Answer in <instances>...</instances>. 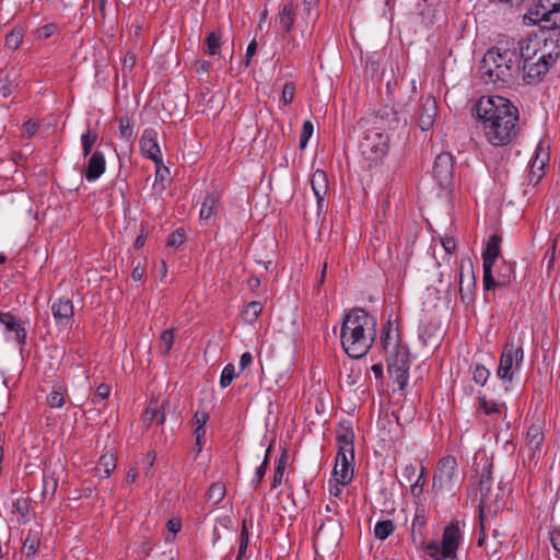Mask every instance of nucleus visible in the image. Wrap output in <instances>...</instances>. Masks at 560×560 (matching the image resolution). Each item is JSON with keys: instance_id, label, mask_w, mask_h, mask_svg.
Listing matches in <instances>:
<instances>
[{"instance_id": "nucleus-59", "label": "nucleus", "mask_w": 560, "mask_h": 560, "mask_svg": "<svg viewBox=\"0 0 560 560\" xmlns=\"http://www.w3.org/2000/svg\"><path fill=\"white\" fill-rule=\"evenodd\" d=\"M425 480L417 479L410 486V493L415 498H419L423 493V487H424Z\"/></svg>"}, {"instance_id": "nucleus-40", "label": "nucleus", "mask_w": 560, "mask_h": 560, "mask_svg": "<svg viewBox=\"0 0 560 560\" xmlns=\"http://www.w3.org/2000/svg\"><path fill=\"white\" fill-rule=\"evenodd\" d=\"M174 343V329H166L160 337V351L163 355L168 354Z\"/></svg>"}, {"instance_id": "nucleus-34", "label": "nucleus", "mask_w": 560, "mask_h": 560, "mask_svg": "<svg viewBox=\"0 0 560 560\" xmlns=\"http://www.w3.org/2000/svg\"><path fill=\"white\" fill-rule=\"evenodd\" d=\"M205 52L210 56L219 54L221 47V34L219 32H211L205 40Z\"/></svg>"}, {"instance_id": "nucleus-43", "label": "nucleus", "mask_w": 560, "mask_h": 560, "mask_svg": "<svg viewBox=\"0 0 560 560\" xmlns=\"http://www.w3.org/2000/svg\"><path fill=\"white\" fill-rule=\"evenodd\" d=\"M270 452H271V448L270 447L267 448L264 462L256 468L255 478L253 479V485H254L255 489L265 478L267 467L269 464Z\"/></svg>"}, {"instance_id": "nucleus-18", "label": "nucleus", "mask_w": 560, "mask_h": 560, "mask_svg": "<svg viewBox=\"0 0 560 560\" xmlns=\"http://www.w3.org/2000/svg\"><path fill=\"white\" fill-rule=\"evenodd\" d=\"M51 314L57 324L68 326L74 315L72 302L69 299H58L51 304Z\"/></svg>"}, {"instance_id": "nucleus-13", "label": "nucleus", "mask_w": 560, "mask_h": 560, "mask_svg": "<svg viewBox=\"0 0 560 560\" xmlns=\"http://www.w3.org/2000/svg\"><path fill=\"white\" fill-rule=\"evenodd\" d=\"M491 279L492 283L487 285L485 282V276L482 277V284L486 291L510 285L515 279L514 265L502 259L500 265L497 266L495 271H493V268L491 269Z\"/></svg>"}, {"instance_id": "nucleus-54", "label": "nucleus", "mask_w": 560, "mask_h": 560, "mask_svg": "<svg viewBox=\"0 0 560 560\" xmlns=\"http://www.w3.org/2000/svg\"><path fill=\"white\" fill-rule=\"evenodd\" d=\"M556 248H557V238H553L551 241L550 247L547 249L545 257H544V262H546L547 268L549 270L552 269L553 264H555Z\"/></svg>"}, {"instance_id": "nucleus-33", "label": "nucleus", "mask_w": 560, "mask_h": 560, "mask_svg": "<svg viewBox=\"0 0 560 560\" xmlns=\"http://www.w3.org/2000/svg\"><path fill=\"white\" fill-rule=\"evenodd\" d=\"M98 135L96 131L88 128V130L81 136L82 153L86 158L91 154L93 145L96 143Z\"/></svg>"}, {"instance_id": "nucleus-55", "label": "nucleus", "mask_w": 560, "mask_h": 560, "mask_svg": "<svg viewBox=\"0 0 560 560\" xmlns=\"http://www.w3.org/2000/svg\"><path fill=\"white\" fill-rule=\"evenodd\" d=\"M13 506H14L15 512L22 516H25L30 510L28 500L25 498H19L14 502Z\"/></svg>"}, {"instance_id": "nucleus-14", "label": "nucleus", "mask_w": 560, "mask_h": 560, "mask_svg": "<svg viewBox=\"0 0 560 560\" xmlns=\"http://www.w3.org/2000/svg\"><path fill=\"white\" fill-rule=\"evenodd\" d=\"M140 150L143 156L152 160L156 166L162 164V153L158 144V132L152 128L143 130L140 138Z\"/></svg>"}, {"instance_id": "nucleus-35", "label": "nucleus", "mask_w": 560, "mask_h": 560, "mask_svg": "<svg viewBox=\"0 0 560 560\" xmlns=\"http://www.w3.org/2000/svg\"><path fill=\"white\" fill-rule=\"evenodd\" d=\"M225 492V486L222 482H214L208 489L207 498L213 505H217L224 499Z\"/></svg>"}, {"instance_id": "nucleus-30", "label": "nucleus", "mask_w": 560, "mask_h": 560, "mask_svg": "<svg viewBox=\"0 0 560 560\" xmlns=\"http://www.w3.org/2000/svg\"><path fill=\"white\" fill-rule=\"evenodd\" d=\"M395 529V525L392 520L380 521L374 526V536L380 540H385L389 537Z\"/></svg>"}, {"instance_id": "nucleus-57", "label": "nucleus", "mask_w": 560, "mask_h": 560, "mask_svg": "<svg viewBox=\"0 0 560 560\" xmlns=\"http://www.w3.org/2000/svg\"><path fill=\"white\" fill-rule=\"evenodd\" d=\"M441 244L446 254H453L456 250V242L451 236H444L441 238Z\"/></svg>"}, {"instance_id": "nucleus-31", "label": "nucleus", "mask_w": 560, "mask_h": 560, "mask_svg": "<svg viewBox=\"0 0 560 560\" xmlns=\"http://www.w3.org/2000/svg\"><path fill=\"white\" fill-rule=\"evenodd\" d=\"M238 550L235 560H243L249 544V532L246 525V521L242 523L241 534L237 538Z\"/></svg>"}, {"instance_id": "nucleus-7", "label": "nucleus", "mask_w": 560, "mask_h": 560, "mask_svg": "<svg viewBox=\"0 0 560 560\" xmlns=\"http://www.w3.org/2000/svg\"><path fill=\"white\" fill-rule=\"evenodd\" d=\"M523 359V346L515 343L513 340L508 341L500 357L497 376L503 383L510 385L513 382L515 372L521 369Z\"/></svg>"}, {"instance_id": "nucleus-58", "label": "nucleus", "mask_w": 560, "mask_h": 560, "mask_svg": "<svg viewBox=\"0 0 560 560\" xmlns=\"http://www.w3.org/2000/svg\"><path fill=\"white\" fill-rule=\"evenodd\" d=\"M256 51H257V42H256V39H253L248 44L247 49H246L245 61H244V65L246 68L249 67L250 59L256 54Z\"/></svg>"}, {"instance_id": "nucleus-8", "label": "nucleus", "mask_w": 560, "mask_h": 560, "mask_svg": "<svg viewBox=\"0 0 560 560\" xmlns=\"http://www.w3.org/2000/svg\"><path fill=\"white\" fill-rule=\"evenodd\" d=\"M388 142L387 135L370 129L364 133L360 142V152L365 160L376 164L386 155Z\"/></svg>"}, {"instance_id": "nucleus-20", "label": "nucleus", "mask_w": 560, "mask_h": 560, "mask_svg": "<svg viewBox=\"0 0 560 560\" xmlns=\"http://www.w3.org/2000/svg\"><path fill=\"white\" fill-rule=\"evenodd\" d=\"M165 402L160 405L156 398H152L142 415L143 423L147 427H150L153 422L163 424L165 421Z\"/></svg>"}, {"instance_id": "nucleus-4", "label": "nucleus", "mask_w": 560, "mask_h": 560, "mask_svg": "<svg viewBox=\"0 0 560 560\" xmlns=\"http://www.w3.org/2000/svg\"><path fill=\"white\" fill-rule=\"evenodd\" d=\"M535 3L524 15L527 25H538L542 30L560 27V0H534Z\"/></svg>"}, {"instance_id": "nucleus-64", "label": "nucleus", "mask_w": 560, "mask_h": 560, "mask_svg": "<svg viewBox=\"0 0 560 560\" xmlns=\"http://www.w3.org/2000/svg\"><path fill=\"white\" fill-rule=\"evenodd\" d=\"M550 541L555 550L560 553V528H556L550 533Z\"/></svg>"}, {"instance_id": "nucleus-25", "label": "nucleus", "mask_w": 560, "mask_h": 560, "mask_svg": "<svg viewBox=\"0 0 560 560\" xmlns=\"http://www.w3.org/2000/svg\"><path fill=\"white\" fill-rule=\"evenodd\" d=\"M475 291H476V278L474 275V271H470V277L468 281L465 283L464 281V273L460 272L459 276V294L463 302H471L475 299Z\"/></svg>"}, {"instance_id": "nucleus-22", "label": "nucleus", "mask_w": 560, "mask_h": 560, "mask_svg": "<svg viewBox=\"0 0 560 560\" xmlns=\"http://www.w3.org/2000/svg\"><path fill=\"white\" fill-rule=\"evenodd\" d=\"M311 187L316 197L318 208L320 209L322 203L328 191V179L327 175L322 170H316L311 177Z\"/></svg>"}, {"instance_id": "nucleus-3", "label": "nucleus", "mask_w": 560, "mask_h": 560, "mask_svg": "<svg viewBox=\"0 0 560 560\" xmlns=\"http://www.w3.org/2000/svg\"><path fill=\"white\" fill-rule=\"evenodd\" d=\"M376 318L362 308H352L343 318L340 341L352 359L363 358L376 338Z\"/></svg>"}, {"instance_id": "nucleus-39", "label": "nucleus", "mask_w": 560, "mask_h": 560, "mask_svg": "<svg viewBox=\"0 0 560 560\" xmlns=\"http://www.w3.org/2000/svg\"><path fill=\"white\" fill-rule=\"evenodd\" d=\"M119 132L120 138L130 142L133 140V126L131 125V119L127 116L119 118Z\"/></svg>"}, {"instance_id": "nucleus-19", "label": "nucleus", "mask_w": 560, "mask_h": 560, "mask_svg": "<svg viewBox=\"0 0 560 560\" xmlns=\"http://www.w3.org/2000/svg\"><path fill=\"white\" fill-rule=\"evenodd\" d=\"M106 168V160L104 153L101 151H95L91 154L88 165L84 171V176L88 182H95L105 172Z\"/></svg>"}, {"instance_id": "nucleus-10", "label": "nucleus", "mask_w": 560, "mask_h": 560, "mask_svg": "<svg viewBox=\"0 0 560 560\" xmlns=\"http://www.w3.org/2000/svg\"><path fill=\"white\" fill-rule=\"evenodd\" d=\"M560 52H556L553 56L551 52H540V55L530 61L524 62L521 66V71H523L524 80L527 83L538 82L542 75L547 73L550 66L557 60Z\"/></svg>"}, {"instance_id": "nucleus-46", "label": "nucleus", "mask_w": 560, "mask_h": 560, "mask_svg": "<svg viewBox=\"0 0 560 560\" xmlns=\"http://www.w3.org/2000/svg\"><path fill=\"white\" fill-rule=\"evenodd\" d=\"M353 436H354L353 432L349 429L345 430V432H342V433H338V435H337L338 448L349 447L350 451H354Z\"/></svg>"}, {"instance_id": "nucleus-29", "label": "nucleus", "mask_w": 560, "mask_h": 560, "mask_svg": "<svg viewBox=\"0 0 560 560\" xmlns=\"http://www.w3.org/2000/svg\"><path fill=\"white\" fill-rule=\"evenodd\" d=\"M378 115L383 124L390 129H396L400 125L398 113L393 107H383L378 110Z\"/></svg>"}, {"instance_id": "nucleus-63", "label": "nucleus", "mask_w": 560, "mask_h": 560, "mask_svg": "<svg viewBox=\"0 0 560 560\" xmlns=\"http://www.w3.org/2000/svg\"><path fill=\"white\" fill-rule=\"evenodd\" d=\"M417 467L413 464H407L402 471V477L406 481L410 482L412 478L416 476Z\"/></svg>"}, {"instance_id": "nucleus-61", "label": "nucleus", "mask_w": 560, "mask_h": 560, "mask_svg": "<svg viewBox=\"0 0 560 560\" xmlns=\"http://www.w3.org/2000/svg\"><path fill=\"white\" fill-rule=\"evenodd\" d=\"M136 60H137L136 55L131 51H128L124 57V62H122L124 69L131 71L135 68Z\"/></svg>"}, {"instance_id": "nucleus-37", "label": "nucleus", "mask_w": 560, "mask_h": 560, "mask_svg": "<svg viewBox=\"0 0 560 560\" xmlns=\"http://www.w3.org/2000/svg\"><path fill=\"white\" fill-rule=\"evenodd\" d=\"M47 402L51 408H60L65 405V393L60 385L52 387L47 396Z\"/></svg>"}, {"instance_id": "nucleus-27", "label": "nucleus", "mask_w": 560, "mask_h": 560, "mask_svg": "<svg viewBox=\"0 0 560 560\" xmlns=\"http://www.w3.org/2000/svg\"><path fill=\"white\" fill-rule=\"evenodd\" d=\"M295 21L294 9L291 4H285L279 13V24L284 33H289Z\"/></svg>"}, {"instance_id": "nucleus-60", "label": "nucleus", "mask_w": 560, "mask_h": 560, "mask_svg": "<svg viewBox=\"0 0 560 560\" xmlns=\"http://www.w3.org/2000/svg\"><path fill=\"white\" fill-rule=\"evenodd\" d=\"M55 28H56V26L54 24H46V25L42 26L37 31L38 38L46 39V38L50 37L52 35Z\"/></svg>"}, {"instance_id": "nucleus-12", "label": "nucleus", "mask_w": 560, "mask_h": 560, "mask_svg": "<svg viewBox=\"0 0 560 560\" xmlns=\"http://www.w3.org/2000/svg\"><path fill=\"white\" fill-rule=\"evenodd\" d=\"M438 117V104L435 98L428 96L421 98L415 110V118L422 131L430 130Z\"/></svg>"}, {"instance_id": "nucleus-23", "label": "nucleus", "mask_w": 560, "mask_h": 560, "mask_svg": "<svg viewBox=\"0 0 560 560\" xmlns=\"http://www.w3.org/2000/svg\"><path fill=\"white\" fill-rule=\"evenodd\" d=\"M220 194L218 191L209 192L200 208L199 217L203 221L210 220L219 209Z\"/></svg>"}, {"instance_id": "nucleus-56", "label": "nucleus", "mask_w": 560, "mask_h": 560, "mask_svg": "<svg viewBox=\"0 0 560 560\" xmlns=\"http://www.w3.org/2000/svg\"><path fill=\"white\" fill-rule=\"evenodd\" d=\"M479 521H480V534L477 540V546L482 547L486 541V530H485V511L483 508L479 510Z\"/></svg>"}, {"instance_id": "nucleus-36", "label": "nucleus", "mask_w": 560, "mask_h": 560, "mask_svg": "<svg viewBox=\"0 0 560 560\" xmlns=\"http://www.w3.org/2000/svg\"><path fill=\"white\" fill-rule=\"evenodd\" d=\"M285 465H287V453L283 452L281 454L280 458L278 459L277 467H276L273 476H272V480H271L272 489H276L281 485Z\"/></svg>"}, {"instance_id": "nucleus-6", "label": "nucleus", "mask_w": 560, "mask_h": 560, "mask_svg": "<svg viewBox=\"0 0 560 560\" xmlns=\"http://www.w3.org/2000/svg\"><path fill=\"white\" fill-rule=\"evenodd\" d=\"M386 362L387 371L398 385V390L404 392L409 380L410 360L408 349L402 345H394L393 350L386 352Z\"/></svg>"}, {"instance_id": "nucleus-42", "label": "nucleus", "mask_w": 560, "mask_h": 560, "mask_svg": "<svg viewBox=\"0 0 560 560\" xmlns=\"http://www.w3.org/2000/svg\"><path fill=\"white\" fill-rule=\"evenodd\" d=\"M381 343L385 352L393 350L394 345H398L396 340L392 338V324L387 322L381 331Z\"/></svg>"}, {"instance_id": "nucleus-32", "label": "nucleus", "mask_w": 560, "mask_h": 560, "mask_svg": "<svg viewBox=\"0 0 560 560\" xmlns=\"http://www.w3.org/2000/svg\"><path fill=\"white\" fill-rule=\"evenodd\" d=\"M262 312V304L258 301H253L245 306L243 311V319L246 323L253 324L257 320Z\"/></svg>"}, {"instance_id": "nucleus-5", "label": "nucleus", "mask_w": 560, "mask_h": 560, "mask_svg": "<svg viewBox=\"0 0 560 560\" xmlns=\"http://www.w3.org/2000/svg\"><path fill=\"white\" fill-rule=\"evenodd\" d=\"M463 533L458 521H452L443 530L442 541L428 542L425 550L433 560H447L456 557V551L460 545Z\"/></svg>"}, {"instance_id": "nucleus-41", "label": "nucleus", "mask_w": 560, "mask_h": 560, "mask_svg": "<svg viewBox=\"0 0 560 560\" xmlns=\"http://www.w3.org/2000/svg\"><path fill=\"white\" fill-rule=\"evenodd\" d=\"M490 370L477 363L472 370V380L477 385L485 386L490 377Z\"/></svg>"}, {"instance_id": "nucleus-26", "label": "nucleus", "mask_w": 560, "mask_h": 560, "mask_svg": "<svg viewBox=\"0 0 560 560\" xmlns=\"http://www.w3.org/2000/svg\"><path fill=\"white\" fill-rule=\"evenodd\" d=\"M354 476L353 465L335 464L334 477L335 480L341 485H348L352 481Z\"/></svg>"}, {"instance_id": "nucleus-47", "label": "nucleus", "mask_w": 560, "mask_h": 560, "mask_svg": "<svg viewBox=\"0 0 560 560\" xmlns=\"http://www.w3.org/2000/svg\"><path fill=\"white\" fill-rule=\"evenodd\" d=\"M353 460H354V451H350L349 447L338 448L335 464L353 465Z\"/></svg>"}, {"instance_id": "nucleus-11", "label": "nucleus", "mask_w": 560, "mask_h": 560, "mask_svg": "<svg viewBox=\"0 0 560 560\" xmlns=\"http://www.w3.org/2000/svg\"><path fill=\"white\" fill-rule=\"evenodd\" d=\"M501 243H502V237L501 235L499 234H492L490 235L487 244H486V247L482 252V260H483V264H482V268H483V273H485V282L487 285H489V283H492V279H491V269L494 267L495 265V261L498 259H503L501 257Z\"/></svg>"}, {"instance_id": "nucleus-49", "label": "nucleus", "mask_w": 560, "mask_h": 560, "mask_svg": "<svg viewBox=\"0 0 560 560\" xmlns=\"http://www.w3.org/2000/svg\"><path fill=\"white\" fill-rule=\"evenodd\" d=\"M314 131V126L311 120H305L303 122L302 131L300 133V148L305 149L310 138L312 137Z\"/></svg>"}, {"instance_id": "nucleus-51", "label": "nucleus", "mask_w": 560, "mask_h": 560, "mask_svg": "<svg viewBox=\"0 0 560 560\" xmlns=\"http://www.w3.org/2000/svg\"><path fill=\"white\" fill-rule=\"evenodd\" d=\"M295 94V84L293 82H287L282 89L281 102L283 105H290L293 102Z\"/></svg>"}, {"instance_id": "nucleus-38", "label": "nucleus", "mask_w": 560, "mask_h": 560, "mask_svg": "<svg viewBox=\"0 0 560 560\" xmlns=\"http://www.w3.org/2000/svg\"><path fill=\"white\" fill-rule=\"evenodd\" d=\"M23 31L21 28H13L7 36H5V40H4V44H5V47H8L9 49H12V50H16L22 40H23Z\"/></svg>"}, {"instance_id": "nucleus-53", "label": "nucleus", "mask_w": 560, "mask_h": 560, "mask_svg": "<svg viewBox=\"0 0 560 560\" xmlns=\"http://www.w3.org/2000/svg\"><path fill=\"white\" fill-rule=\"evenodd\" d=\"M110 387L107 384H101L96 387L94 393V402H102L109 397Z\"/></svg>"}, {"instance_id": "nucleus-15", "label": "nucleus", "mask_w": 560, "mask_h": 560, "mask_svg": "<svg viewBox=\"0 0 560 560\" xmlns=\"http://www.w3.org/2000/svg\"><path fill=\"white\" fill-rule=\"evenodd\" d=\"M545 441L544 421L537 420L529 425L526 432V450L529 458L539 457Z\"/></svg>"}, {"instance_id": "nucleus-9", "label": "nucleus", "mask_w": 560, "mask_h": 560, "mask_svg": "<svg viewBox=\"0 0 560 560\" xmlns=\"http://www.w3.org/2000/svg\"><path fill=\"white\" fill-rule=\"evenodd\" d=\"M458 483L457 460L454 456H445L440 459L433 476V489L435 492L451 491Z\"/></svg>"}, {"instance_id": "nucleus-1", "label": "nucleus", "mask_w": 560, "mask_h": 560, "mask_svg": "<svg viewBox=\"0 0 560 560\" xmlns=\"http://www.w3.org/2000/svg\"><path fill=\"white\" fill-rule=\"evenodd\" d=\"M481 122L485 137L494 147L511 143L518 133V109L509 100L499 95L482 96L474 106Z\"/></svg>"}, {"instance_id": "nucleus-45", "label": "nucleus", "mask_w": 560, "mask_h": 560, "mask_svg": "<svg viewBox=\"0 0 560 560\" xmlns=\"http://www.w3.org/2000/svg\"><path fill=\"white\" fill-rule=\"evenodd\" d=\"M236 376L235 366L232 363L226 364L221 373L220 385L225 388L231 385L234 377Z\"/></svg>"}, {"instance_id": "nucleus-2", "label": "nucleus", "mask_w": 560, "mask_h": 560, "mask_svg": "<svg viewBox=\"0 0 560 560\" xmlns=\"http://www.w3.org/2000/svg\"><path fill=\"white\" fill-rule=\"evenodd\" d=\"M481 79L494 89H502L514 84L521 73L517 50L510 48V44L500 42L489 49L479 67Z\"/></svg>"}, {"instance_id": "nucleus-16", "label": "nucleus", "mask_w": 560, "mask_h": 560, "mask_svg": "<svg viewBox=\"0 0 560 560\" xmlns=\"http://www.w3.org/2000/svg\"><path fill=\"white\" fill-rule=\"evenodd\" d=\"M510 48L517 50V59L520 60V66L524 65V62L536 59L540 55V42L537 39L530 38H522L515 45L514 43Z\"/></svg>"}, {"instance_id": "nucleus-48", "label": "nucleus", "mask_w": 560, "mask_h": 560, "mask_svg": "<svg viewBox=\"0 0 560 560\" xmlns=\"http://www.w3.org/2000/svg\"><path fill=\"white\" fill-rule=\"evenodd\" d=\"M39 546V539L36 535L32 536L31 534L23 541V550L27 557H31L37 551Z\"/></svg>"}, {"instance_id": "nucleus-52", "label": "nucleus", "mask_w": 560, "mask_h": 560, "mask_svg": "<svg viewBox=\"0 0 560 560\" xmlns=\"http://www.w3.org/2000/svg\"><path fill=\"white\" fill-rule=\"evenodd\" d=\"M0 323L3 324L9 331L14 330L18 326L21 325L15 319V317L13 315H11L10 313H1L0 314Z\"/></svg>"}, {"instance_id": "nucleus-28", "label": "nucleus", "mask_w": 560, "mask_h": 560, "mask_svg": "<svg viewBox=\"0 0 560 560\" xmlns=\"http://www.w3.org/2000/svg\"><path fill=\"white\" fill-rule=\"evenodd\" d=\"M501 405L494 400L488 399L486 396L478 398V410L488 417H497L501 415Z\"/></svg>"}, {"instance_id": "nucleus-62", "label": "nucleus", "mask_w": 560, "mask_h": 560, "mask_svg": "<svg viewBox=\"0 0 560 560\" xmlns=\"http://www.w3.org/2000/svg\"><path fill=\"white\" fill-rule=\"evenodd\" d=\"M11 332L14 334L12 337L18 343H25L26 340V330L22 327V325L18 326Z\"/></svg>"}, {"instance_id": "nucleus-21", "label": "nucleus", "mask_w": 560, "mask_h": 560, "mask_svg": "<svg viewBox=\"0 0 560 560\" xmlns=\"http://www.w3.org/2000/svg\"><path fill=\"white\" fill-rule=\"evenodd\" d=\"M492 463L486 460L479 476V509L485 508L492 488Z\"/></svg>"}, {"instance_id": "nucleus-17", "label": "nucleus", "mask_w": 560, "mask_h": 560, "mask_svg": "<svg viewBox=\"0 0 560 560\" xmlns=\"http://www.w3.org/2000/svg\"><path fill=\"white\" fill-rule=\"evenodd\" d=\"M433 175L440 185H446L453 176V158L450 153H441L435 158Z\"/></svg>"}, {"instance_id": "nucleus-24", "label": "nucleus", "mask_w": 560, "mask_h": 560, "mask_svg": "<svg viewBox=\"0 0 560 560\" xmlns=\"http://www.w3.org/2000/svg\"><path fill=\"white\" fill-rule=\"evenodd\" d=\"M117 459L114 454L106 453L102 455L96 464L95 470L100 478H108L116 469Z\"/></svg>"}, {"instance_id": "nucleus-50", "label": "nucleus", "mask_w": 560, "mask_h": 560, "mask_svg": "<svg viewBox=\"0 0 560 560\" xmlns=\"http://www.w3.org/2000/svg\"><path fill=\"white\" fill-rule=\"evenodd\" d=\"M184 241H185V233L182 229H177L176 231L172 232L168 237H167V242H166V245L168 247H179L180 245L184 244Z\"/></svg>"}, {"instance_id": "nucleus-44", "label": "nucleus", "mask_w": 560, "mask_h": 560, "mask_svg": "<svg viewBox=\"0 0 560 560\" xmlns=\"http://www.w3.org/2000/svg\"><path fill=\"white\" fill-rule=\"evenodd\" d=\"M209 420V415L205 410H197L192 417V425H195V432H206V424Z\"/></svg>"}]
</instances>
